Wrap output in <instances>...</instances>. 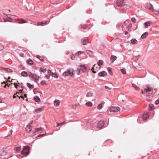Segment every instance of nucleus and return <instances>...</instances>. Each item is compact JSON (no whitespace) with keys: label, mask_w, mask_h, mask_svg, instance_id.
Instances as JSON below:
<instances>
[{"label":"nucleus","mask_w":159,"mask_h":159,"mask_svg":"<svg viewBox=\"0 0 159 159\" xmlns=\"http://www.w3.org/2000/svg\"><path fill=\"white\" fill-rule=\"evenodd\" d=\"M75 74L74 71L72 70L67 69L66 71L64 72L62 74V75L66 77L69 75L72 76Z\"/></svg>","instance_id":"1"},{"label":"nucleus","mask_w":159,"mask_h":159,"mask_svg":"<svg viewBox=\"0 0 159 159\" xmlns=\"http://www.w3.org/2000/svg\"><path fill=\"white\" fill-rule=\"evenodd\" d=\"M29 146H25L21 152V154L25 156H27L29 154Z\"/></svg>","instance_id":"2"},{"label":"nucleus","mask_w":159,"mask_h":159,"mask_svg":"<svg viewBox=\"0 0 159 159\" xmlns=\"http://www.w3.org/2000/svg\"><path fill=\"white\" fill-rule=\"evenodd\" d=\"M117 5L120 7H122L125 4L124 0H117Z\"/></svg>","instance_id":"3"},{"label":"nucleus","mask_w":159,"mask_h":159,"mask_svg":"<svg viewBox=\"0 0 159 159\" xmlns=\"http://www.w3.org/2000/svg\"><path fill=\"white\" fill-rule=\"evenodd\" d=\"M120 110V108L118 107H112L110 108V111L111 112H117Z\"/></svg>","instance_id":"4"},{"label":"nucleus","mask_w":159,"mask_h":159,"mask_svg":"<svg viewBox=\"0 0 159 159\" xmlns=\"http://www.w3.org/2000/svg\"><path fill=\"white\" fill-rule=\"evenodd\" d=\"M28 76L32 78L34 80L36 79L37 78H38V77L39 76L37 75V74H33L31 72L29 73Z\"/></svg>","instance_id":"5"},{"label":"nucleus","mask_w":159,"mask_h":159,"mask_svg":"<svg viewBox=\"0 0 159 159\" xmlns=\"http://www.w3.org/2000/svg\"><path fill=\"white\" fill-rule=\"evenodd\" d=\"M149 116L148 112H146L144 113L142 116V118L143 120L145 121L147 120V119Z\"/></svg>","instance_id":"6"},{"label":"nucleus","mask_w":159,"mask_h":159,"mask_svg":"<svg viewBox=\"0 0 159 159\" xmlns=\"http://www.w3.org/2000/svg\"><path fill=\"white\" fill-rule=\"evenodd\" d=\"M104 123L103 121H100L98 124V128L101 129V128L104 125Z\"/></svg>","instance_id":"7"},{"label":"nucleus","mask_w":159,"mask_h":159,"mask_svg":"<svg viewBox=\"0 0 159 159\" xmlns=\"http://www.w3.org/2000/svg\"><path fill=\"white\" fill-rule=\"evenodd\" d=\"M107 75V73L104 71H103L98 74V76L99 77H104Z\"/></svg>","instance_id":"8"},{"label":"nucleus","mask_w":159,"mask_h":159,"mask_svg":"<svg viewBox=\"0 0 159 159\" xmlns=\"http://www.w3.org/2000/svg\"><path fill=\"white\" fill-rule=\"evenodd\" d=\"M48 21L46 20L45 22H39L37 24L38 25H41V26H43V25H46L48 24Z\"/></svg>","instance_id":"9"},{"label":"nucleus","mask_w":159,"mask_h":159,"mask_svg":"<svg viewBox=\"0 0 159 159\" xmlns=\"http://www.w3.org/2000/svg\"><path fill=\"white\" fill-rule=\"evenodd\" d=\"M87 37L84 38L82 39L81 42L83 45H85L87 44L86 41H87Z\"/></svg>","instance_id":"10"},{"label":"nucleus","mask_w":159,"mask_h":159,"mask_svg":"<svg viewBox=\"0 0 159 159\" xmlns=\"http://www.w3.org/2000/svg\"><path fill=\"white\" fill-rule=\"evenodd\" d=\"M117 59V57L116 56L112 55L111 56L110 58L111 61L113 62L114 61Z\"/></svg>","instance_id":"11"},{"label":"nucleus","mask_w":159,"mask_h":159,"mask_svg":"<svg viewBox=\"0 0 159 159\" xmlns=\"http://www.w3.org/2000/svg\"><path fill=\"white\" fill-rule=\"evenodd\" d=\"M60 101L58 100H55L54 102V104L55 106L58 107L59 105Z\"/></svg>","instance_id":"12"},{"label":"nucleus","mask_w":159,"mask_h":159,"mask_svg":"<svg viewBox=\"0 0 159 159\" xmlns=\"http://www.w3.org/2000/svg\"><path fill=\"white\" fill-rule=\"evenodd\" d=\"M151 22L150 21H147L144 23V25L145 26V27L146 28H148V26H149Z\"/></svg>","instance_id":"13"},{"label":"nucleus","mask_w":159,"mask_h":159,"mask_svg":"<svg viewBox=\"0 0 159 159\" xmlns=\"http://www.w3.org/2000/svg\"><path fill=\"white\" fill-rule=\"evenodd\" d=\"M31 129V127L30 126L27 125L26 127V131L27 132H30Z\"/></svg>","instance_id":"14"},{"label":"nucleus","mask_w":159,"mask_h":159,"mask_svg":"<svg viewBox=\"0 0 159 159\" xmlns=\"http://www.w3.org/2000/svg\"><path fill=\"white\" fill-rule=\"evenodd\" d=\"M80 69L83 72H84L86 71V68L85 66L84 65H80Z\"/></svg>","instance_id":"15"},{"label":"nucleus","mask_w":159,"mask_h":159,"mask_svg":"<svg viewBox=\"0 0 159 159\" xmlns=\"http://www.w3.org/2000/svg\"><path fill=\"white\" fill-rule=\"evenodd\" d=\"M43 129H44L41 127H40V128H36L34 131V133H35L36 132H38L40 130L43 131Z\"/></svg>","instance_id":"16"},{"label":"nucleus","mask_w":159,"mask_h":159,"mask_svg":"<svg viewBox=\"0 0 159 159\" xmlns=\"http://www.w3.org/2000/svg\"><path fill=\"white\" fill-rule=\"evenodd\" d=\"M148 35V33L147 32L144 33L141 36V38L142 39H144Z\"/></svg>","instance_id":"17"},{"label":"nucleus","mask_w":159,"mask_h":159,"mask_svg":"<svg viewBox=\"0 0 159 159\" xmlns=\"http://www.w3.org/2000/svg\"><path fill=\"white\" fill-rule=\"evenodd\" d=\"M21 75L24 77H27L28 76V73L26 71H23L21 73Z\"/></svg>","instance_id":"18"},{"label":"nucleus","mask_w":159,"mask_h":159,"mask_svg":"<svg viewBox=\"0 0 159 159\" xmlns=\"http://www.w3.org/2000/svg\"><path fill=\"white\" fill-rule=\"evenodd\" d=\"M34 100L37 102H39L40 101V99L39 97L37 96H35L34 98Z\"/></svg>","instance_id":"19"},{"label":"nucleus","mask_w":159,"mask_h":159,"mask_svg":"<svg viewBox=\"0 0 159 159\" xmlns=\"http://www.w3.org/2000/svg\"><path fill=\"white\" fill-rule=\"evenodd\" d=\"M97 64L99 66H101L103 64V61L101 60H100L98 62Z\"/></svg>","instance_id":"20"},{"label":"nucleus","mask_w":159,"mask_h":159,"mask_svg":"<svg viewBox=\"0 0 159 159\" xmlns=\"http://www.w3.org/2000/svg\"><path fill=\"white\" fill-rule=\"evenodd\" d=\"M44 109L43 107H42L40 108H38L35 110V111L37 112H39L40 111H43Z\"/></svg>","instance_id":"21"},{"label":"nucleus","mask_w":159,"mask_h":159,"mask_svg":"<svg viewBox=\"0 0 159 159\" xmlns=\"http://www.w3.org/2000/svg\"><path fill=\"white\" fill-rule=\"evenodd\" d=\"M131 43H132L135 44L137 43V41L135 39H132L130 40Z\"/></svg>","instance_id":"22"},{"label":"nucleus","mask_w":159,"mask_h":159,"mask_svg":"<svg viewBox=\"0 0 159 159\" xmlns=\"http://www.w3.org/2000/svg\"><path fill=\"white\" fill-rule=\"evenodd\" d=\"M27 86L30 89H33L34 88V86L33 85H32L29 83H27Z\"/></svg>","instance_id":"23"},{"label":"nucleus","mask_w":159,"mask_h":159,"mask_svg":"<svg viewBox=\"0 0 159 159\" xmlns=\"http://www.w3.org/2000/svg\"><path fill=\"white\" fill-rule=\"evenodd\" d=\"M27 21H26L24 19H20L19 20V23H24L27 22Z\"/></svg>","instance_id":"24"},{"label":"nucleus","mask_w":159,"mask_h":159,"mask_svg":"<svg viewBox=\"0 0 159 159\" xmlns=\"http://www.w3.org/2000/svg\"><path fill=\"white\" fill-rule=\"evenodd\" d=\"M132 85L135 88L136 90H139V87L137 86L136 84H132Z\"/></svg>","instance_id":"25"},{"label":"nucleus","mask_w":159,"mask_h":159,"mask_svg":"<svg viewBox=\"0 0 159 159\" xmlns=\"http://www.w3.org/2000/svg\"><path fill=\"white\" fill-rule=\"evenodd\" d=\"M86 105L88 107H91L93 105V104L90 102H89L86 103Z\"/></svg>","instance_id":"26"},{"label":"nucleus","mask_w":159,"mask_h":159,"mask_svg":"<svg viewBox=\"0 0 159 159\" xmlns=\"http://www.w3.org/2000/svg\"><path fill=\"white\" fill-rule=\"evenodd\" d=\"M74 73H75L76 74H77L79 75L80 74V70L78 69L75 71H74Z\"/></svg>","instance_id":"27"},{"label":"nucleus","mask_w":159,"mask_h":159,"mask_svg":"<svg viewBox=\"0 0 159 159\" xmlns=\"http://www.w3.org/2000/svg\"><path fill=\"white\" fill-rule=\"evenodd\" d=\"M40 71H41L43 73H44L46 71V69L44 68H40L39 70Z\"/></svg>","instance_id":"28"},{"label":"nucleus","mask_w":159,"mask_h":159,"mask_svg":"<svg viewBox=\"0 0 159 159\" xmlns=\"http://www.w3.org/2000/svg\"><path fill=\"white\" fill-rule=\"evenodd\" d=\"M107 70L109 72V73L111 75H112V70H111V68L110 67H108V68H107Z\"/></svg>","instance_id":"29"},{"label":"nucleus","mask_w":159,"mask_h":159,"mask_svg":"<svg viewBox=\"0 0 159 159\" xmlns=\"http://www.w3.org/2000/svg\"><path fill=\"white\" fill-rule=\"evenodd\" d=\"M148 8L150 10H152V5L150 3H149L148 5Z\"/></svg>","instance_id":"30"},{"label":"nucleus","mask_w":159,"mask_h":159,"mask_svg":"<svg viewBox=\"0 0 159 159\" xmlns=\"http://www.w3.org/2000/svg\"><path fill=\"white\" fill-rule=\"evenodd\" d=\"M52 76L54 77L56 79H57L58 77V75H57L56 73H54L52 74Z\"/></svg>","instance_id":"31"},{"label":"nucleus","mask_w":159,"mask_h":159,"mask_svg":"<svg viewBox=\"0 0 159 159\" xmlns=\"http://www.w3.org/2000/svg\"><path fill=\"white\" fill-rule=\"evenodd\" d=\"M2 86H3L4 88H6V86H7V84L6 83L5 81H4L2 83Z\"/></svg>","instance_id":"32"},{"label":"nucleus","mask_w":159,"mask_h":159,"mask_svg":"<svg viewBox=\"0 0 159 159\" xmlns=\"http://www.w3.org/2000/svg\"><path fill=\"white\" fill-rule=\"evenodd\" d=\"M21 149L20 147H18L15 148V151H16L17 152H19Z\"/></svg>","instance_id":"33"},{"label":"nucleus","mask_w":159,"mask_h":159,"mask_svg":"<svg viewBox=\"0 0 159 159\" xmlns=\"http://www.w3.org/2000/svg\"><path fill=\"white\" fill-rule=\"evenodd\" d=\"M121 72L123 74H125L126 73V71L125 68H123L121 70Z\"/></svg>","instance_id":"34"},{"label":"nucleus","mask_w":159,"mask_h":159,"mask_svg":"<svg viewBox=\"0 0 159 159\" xmlns=\"http://www.w3.org/2000/svg\"><path fill=\"white\" fill-rule=\"evenodd\" d=\"M4 69L7 71L8 72H11L12 71V70L11 69H8V68H4Z\"/></svg>","instance_id":"35"},{"label":"nucleus","mask_w":159,"mask_h":159,"mask_svg":"<svg viewBox=\"0 0 159 159\" xmlns=\"http://www.w3.org/2000/svg\"><path fill=\"white\" fill-rule=\"evenodd\" d=\"M65 122H62L61 123H57V125H56V126L57 127H58L59 125H62L63 124H65Z\"/></svg>","instance_id":"36"},{"label":"nucleus","mask_w":159,"mask_h":159,"mask_svg":"<svg viewBox=\"0 0 159 159\" xmlns=\"http://www.w3.org/2000/svg\"><path fill=\"white\" fill-rule=\"evenodd\" d=\"M40 84L42 85H46L47 84V83L45 82V81L42 80V81L41 82Z\"/></svg>","instance_id":"37"},{"label":"nucleus","mask_w":159,"mask_h":159,"mask_svg":"<svg viewBox=\"0 0 159 159\" xmlns=\"http://www.w3.org/2000/svg\"><path fill=\"white\" fill-rule=\"evenodd\" d=\"M86 96L87 97L91 96H92V93L90 92H89L87 93Z\"/></svg>","instance_id":"38"},{"label":"nucleus","mask_w":159,"mask_h":159,"mask_svg":"<svg viewBox=\"0 0 159 159\" xmlns=\"http://www.w3.org/2000/svg\"><path fill=\"white\" fill-rule=\"evenodd\" d=\"M28 63L29 65H32L33 64V61L32 60H30L28 61Z\"/></svg>","instance_id":"39"},{"label":"nucleus","mask_w":159,"mask_h":159,"mask_svg":"<svg viewBox=\"0 0 159 159\" xmlns=\"http://www.w3.org/2000/svg\"><path fill=\"white\" fill-rule=\"evenodd\" d=\"M98 109H101L102 107V104H99L97 107Z\"/></svg>","instance_id":"40"},{"label":"nucleus","mask_w":159,"mask_h":159,"mask_svg":"<svg viewBox=\"0 0 159 159\" xmlns=\"http://www.w3.org/2000/svg\"><path fill=\"white\" fill-rule=\"evenodd\" d=\"M48 73L49 74V75L51 76L53 74L52 72L50 70H48Z\"/></svg>","instance_id":"41"},{"label":"nucleus","mask_w":159,"mask_h":159,"mask_svg":"<svg viewBox=\"0 0 159 159\" xmlns=\"http://www.w3.org/2000/svg\"><path fill=\"white\" fill-rule=\"evenodd\" d=\"M155 13L157 15H159V10H155L154 11Z\"/></svg>","instance_id":"42"},{"label":"nucleus","mask_w":159,"mask_h":159,"mask_svg":"<svg viewBox=\"0 0 159 159\" xmlns=\"http://www.w3.org/2000/svg\"><path fill=\"white\" fill-rule=\"evenodd\" d=\"M131 21H132V22L134 23L136 22V20L134 18L132 17L131 18Z\"/></svg>","instance_id":"43"},{"label":"nucleus","mask_w":159,"mask_h":159,"mask_svg":"<svg viewBox=\"0 0 159 159\" xmlns=\"http://www.w3.org/2000/svg\"><path fill=\"white\" fill-rule=\"evenodd\" d=\"M40 77V76H39L38 78H37L36 79H34V80L35 82L36 83H37L39 81V78Z\"/></svg>","instance_id":"44"},{"label":"nucleus","mask_w":159,"mask_h":159,"mask_svg":"<svg viewBox=\"0 0 159 159\" xmlns=\"http://www.w3.org/2000/svg\"><path fill=\"white\" fill-rule=\"evenodd\" d=\"M159 103V98L155 101V104L157 105Z\"/></svg>","instance_id":"45"},{"label":"nucleus","mask_w":159,"mask_h":159,"mask_svg":"<svg viewBox=\"0 0 159 159\" xmlns=\"http://www.w3.org/2000/svg\"><path fill=\"white\" fill-rule=\"evenodd\" d=\"M144 90L146 92H148L150 90L149 88H145L144 89Z\"/></svg>","instance_id":"46"},{"label":"nucleus","mask_w":159,"mask_h":159,"mask_svg":"<svg viewBox=\"0 0 159 159\" xmlns=\"http://www.w3.org/2000/svg\"><path fill=\"white\" fill-rule=\"evenodd\" d=\"M94 67H92V69H91V70H92V72L94 73H96V72L94 70Z\"/></svg>","instance_id":"47"},{"label":"nucleus","mask_w":159,"mask_h":159,"mask_svg":"<svg viewBox=\"0 0 159 159\" xmlns=\"http://www.w3.org/2000/svg\"><path fill=\"white\" fill-rule=\"evenodd\" d=\"M17 97H18L19 98H23V99H24V98L23 95H21L20 96H19L18 95H17Z\"/></svg>","instance_id":"48"},{"label":"nucleus","mask_w":159,"mask_h":159,"mask_svg":"<svg viewBox=\"0 0 159 159\" xmlns=\"http://www.w3.org/2000/svg\"><path fill=\"white\" fill-rule=\"evenodd\" d=\"M105 88L106 89H108L109 90H110L111 89V88H109V87H108V86H105Z\"/></svg>","instance_id":"49"},{"label":"nucleus","mask_w":159,"mask_h":159,"mask_svg":"<svg viewBox=\"0 0 159 159\" xmlns=\"http://www.w3.org/2000/svg\"><path fill=\"white\" fill-rule=\"evenodd\" d=\"M86 26L85 25H82V28H83L84 29H85L86 28Z\"/></svg>","instance_id":"50"},{"label":"nucleus","mask_w":159,"mask_h":159,"mask_svg":"<svg viewBox=\"0 0 159 159\" xmlns=\"http://www.w3.org/2000/svg\"><path fill=\"white\" fill-rule=\"evenodd\" d=\"M50 76L49 75H46V77L47 79H49V78L50 77Z\"/></svg>","instance_id":"51"},{"label":"nucleus","mask_w":159,"mask_h":159,"mask_svg":"<svg viewBox=\"0 0 159 159\" xmlns=\"http://www.w3.org/2000/svg\"><path fill=\"white\" fill-rule=\"evenodd\" d=\"M10 78H11L10 77H8V80H7L8 81L10 82H11V81L10 80Z\"/></svg>","instance_id":"52"},{"label":"nucleus","mask_w":159,"mask_h":159,"mask_svg":"<svg viewBox=\"0 0 159 159\" xmlns=\"http://www.w3.org/2000/svg\"><path fill=\"white\" fill-rule=\"evenodd\" d=\"M14 85H15V87L16 88H17V86L18 85H17V84L16 83H14Z\"/></svg>","instance_id":"53"},{"label":"nucleus","mask_w":159,"mask_h":159,"mask_svg":"<svg viewBox=\"0 0 159 159\" xmlns=\"http://www.w3.org/2000/svg\"><path fill=\"white\" fill-rule=\"evenodd\" d=\"M105 102H102L100 104H102V106L104 104Z\"/></svg>","instance_id":"54"},{"label":"nucleus","mask_w":159,"mask_h":159,"mask_svg":"<svg viewBox=\"0 0 159 159\" xmlns=\"http://www.w3.org/2000/svg\"><path fill=\"white\" fill-rule=\"evenodd\" d=\"M149 110H152V106H151V105H149Z\"/></svg>","instance_id":"55"},{"label":"nucleus","mask_w":159,"mask_h":159,"mask_svg":"<svg viewBox=\"0 0 159 159\" xmlns=\"http://www.w3.org/2000/svg\"><path fill=\"white\" fill-rule=\"evenodd\" d=\"M44 135V134H40L37 137H39L40 136H43Z\"/></svg>","instance_id":"56"},{"label":"nucleus","mask_w":159,"mask_h":159,"mask_svg":"<svg viewBox=\"0 0 159 159\" xmlns=\"http://www.w3.org/2000/svg\"><path fill=\"white\" fill-rule=\"evenodd\" d=\"M33 121L31 120L29 123V125H30L31 124L33 123Z\"/></svg>","instance_id":"57"},{"label":"nucleus","mask_w":159,"mask_h":159,"mask_svg":"<svg viewBox=\"0 0 159 159\" xmlns=\"http://www.w3.org/2000/svg\"><path fill=\"white\" fill-rule=\"evenodd\" d=\"M15 94L13 96V98H16V96H15Z\"/></svg>","instance_id":"58"},{"label":"nucleus","mask_w":159,"mask_h":159,"mask_svg":"<svg viewBox=\"0 0 159 159\" xmlns=\"http://www.w3.org/2000/svg\"><path fill=\"white\" fill-rule=\"evenodd\" d=\"M10 134H11L12 132V130H11L10 131Z\"/></svg>","instance_id":"59"},{"label":"nucleus","mask_w":159,"mask_h":159,"mask_svg":"<svg viewBox=\"0 0 159 159\" xmlns=\"http://www.w3.org/2000/svg\"><path fill=\"white\" fill-rule=\"evenodd\" d=\"M125 34L127 35L128 34V32L127 31H126Z\"/></svg>","instance_id":"60"},{"label":"nucleus","mask_w":159,"mask_h":159,"mask_svg":"<svg viewBox=\"0 0 159 159\" xmlns=\"http://www.w3.org/2000/svg\"><path fill=\"white\" fill-rule=\"evenodd\" d=\"M23 89H20L19 90V91H20V92H22V90H23Z\"/></svg>","instance_id":"61"},{"label":"nucleus","mask_w":159,"mask_h":159,"mask_svg":"<svg viewBox=\"0 0 159 159\" xmlns=\"http://www.w3.org/2000/svg\"><path fill=\"white\" fill-rule=\"evenodd\" d=\"M39 60L41 61H43V59H39Z\"/></svg>","instance_id":"62"},{"label":"nucleus","mask_w":159,"mask_h":159,"mask_svg":"<svg viewBox=\"0 0 159 159\" xmlns=\"http://www.w3.org/2000/svg\"><path fill=\"white\" fill-rule=\"evenodd\" d=\"M37 58H38L39 59H40L39 58V56H37Z\"/></svg>","instance_id":"63"},{"label":"nucleus","mask_w":159,"mask_h":159,"mask_svg":"<svg viewBox=\"0 0 159 159\" xmlns=\"http://www.w3.org/2000/svg\"><path fill=\"white\" fill-rule=\"evenodd\" d=\"M77 52V53H79V52H80V54H81V53H82V52H81V51H78Z\"/></svg>","instance_id":"64"}]
</instances>
